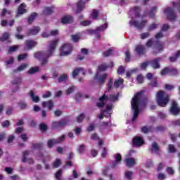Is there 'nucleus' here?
<instances>
[{
    "mask_svg": "<svg viewBox=\"0 0 180 180\" xmlns=\"http://www.w3.org/2000/svg\"><path fill=\"white\" fill-rule=\"evenodd\" d=\"M144 92H138L131 101V106L132 110H134V115L132 117V122H134L139 117L140 113V108H145L147 103V98L144 97Z\"/></svg>",
    "mask_w": 180,
    "mask_h": 180,
    "instance_id": "f257e3e1",
    "label": "nucleus"
},
{
    "mask_svg": "<svg viewBox=\"0 0 180 180\" xmlns=\"http://www.w3.org/2000/svg\"><path fill=\"white\" fill-rule=\"evenodd\" d=\"M57 44H58V39L51 41L49 42L46 52L40 51L34 53V58H37L41 62V65H46L49 63V58L52 57L53 54H54Z\"/></svg>",
    "mask_w": 180,
    "mask_h": 180,
    "instance_id": "f03ea898",
    "label": "nucleus"
},
{
    "mask_svg": "<svg viewBox=\"0 0 180 180\" xmlns=\"http://www.w3.org/2000/svg\"><path fill=\"white\" fill-rule=\"evenodd\" d=\"M140 7H134V8H131L129 11V15L131 18V20L129 21V26H134V27H136V29L141 30L143 29L146 25H147V21H141V22H139V21H134L133 16L135 18H139L140 16Z\"/></svg>",
    "mask_w": 180,
    "mask_h": 180,
    "instance_id": "7ed1b4c3",
    "label": "nucleus"
},
{
    "mask_svg": "<svg viewBox=\"0 0 180 180\" xmlns=\"http://www.w3.org/2000/svg\"><path fill=\"white\" fill-rule=\"evenodd\" d=\"M156 102L158 106L165 108L168 105V102H169V96L165 91H160L156 94Z\"/></svg>",
    "mask_w": 180,
    "mask_h": 180,
    "instance_id": "20e7f679",
    "label": "nucleus"
},
{
    "mask_svg": "<svg viewBox=\"0 0 180 180\" xmlns=\"http://www.w3.org/2000/svg\"><path fill=\"white\" fill-rule=\"evenodd\" d=\"M119 99V94L117 95H110L109 96L103 94L101 98H99V102L96 103L97 108H103L105 106V102L106 101H110V102H115Z\"/></svg>",
    "mask_w": 180,
    "mask_h": 180,
    "instance_id": "39448f33",
    "label": "nucleus"
},
{
    "mask_svg": "<svg viewBox=\"0 0 180 180\" xmlns=\"http://www.w3.org/2000/svg\"><path fill=\"white\" fill-rule=\"evenodd\" d=\"M151 46H154L155 49L158 50V53L164 50V42H161L160 40L149 39L146 43V46L151 47Z\"/></svg>",
    "mask_w": 180,
    "mask_h": 180,
    "instance_id": "423d86ee",
    "label": "nucleus"
},
{
    "mask_svg": "<svg viewBox=\"0 0 180 180\" xmlns=\"http://www.w3.org/2000/svg\"><path fill=\"white\" fill-rule=\"evenodd\" d=\"M68 123H70V120L68 117H65L58 122H52V129H55L56 130H63Z\"/></svg>",
    "mask_w": 180,
    "mask_h": 180,
    "instance_id": "0eeeda50",
    "label": "nucleus"
},
{
    "mask_svg": "<svg viewBox=\"0 0 180 180\" xmlns=\"http://www.w3.org/2000/svg\"><path fill=\"white\" fill-rule=\"evenodd\" d=\"M106 78H108V74L104 73L101 75L99 71H97L94 76V81H96L98 85H103L105 81H106Z\"/></svg>",
    "mask_w": 180,
    "mask_h": 180,
    "instance_id": "6e6552de",
    "label": "nucleus"
},
{
    "mask_svg": "<svg viewBox=\"0 0 180 180\" xmlns=\"http://www.w3.org/2000/svg\"><path fill=\"white\" fill-rule=\"evenodd\" d=\"M71 51H72V45L65 44L60 49V56H70Z\"/></svg>",
    "mask_w": 180,
    "mask_h": 180,
    "instance_id": "1a4fd4ad",
    "label": "nucleus"
},
{
    "mask_svg": "<svg viewBox=\"0 0 180 180\" xmlns=\"http://www.w3.org/2000/svg\"><path fill=\"white\" fill-rule=\"evenodd\" d=\"M112 107L113 105L112 104H107L105 110H101V115H98V119H103L105 113H107L105 117H110V111L112 110Z\"/></svg>",
    "mask_w": 180,
    "mask_h": 180,
    "instance_id": "9d476101",
    "label": "nucleus"
},
{
    "mask_svg": "<svg viewBox=\"0 0 180 180\" xmlns=\"http://www.w3.org/2000/svg\"><path fill=\"white\" fill-rule=\"evenodd\" d=\"M164 13L167 15V19L169 20L174 21L175 19H176V14H175L174 10L171 7H167L166 9H165Z\"/></svg>",
    "mask_w": 180,
    "mask_h": 180,
    "instance_id": "9b49d317",
    "label": "nucleus"
},
{
    "mask_svg": "<svg viewBox=\"0 0 180 180\" xmlns=\"http://www.w3.org/2000/svg\"><path fill=\"white\" fill-rule=\"evenodd\" d=\"M113 158H115V161H112L110 165L111 168H116L122 162V155L120 153H115L113 155Z\"/></svg>",
    "mask_w": 180,
    "mask_h": 180,
    "instance_id": "f8f14e48",
    "label": "nucleus"
},
{
    "mask_svg": "<svg viewBox=\"0 0 180 180\" xmlns=\"http://www.w3.org/2000/svg\"><path fill=\"white\" fill-rule=\"evenodd\" d=\"M64 140H65V135H62L57 139L49 140L48 143H47L48 147L49 148H51V147H53V146H54L55 144H60V143H63V141H64Z\"/></svg>",
    "mask_w": 180,
    "mask_h": 180,
    "instance_id": "ddd939ff",
    "label": "nucleus"
},
{
    "mask_svg": "<svg viewBox=\"0 0 180 180\" xmlns=\"http://www.w3.org/2000/svg\"><path fill=\"white\" fill-rule=\"evenodd\" d=\"M22 82V79L20 77H16L13 82V92H16L19 89V86H20V84Z\"/></svg>",
    "mask_w": 180,
    "mask_h": 180,
    "instance_id": "4468645a",
    "label": "nucleus"
},
{
    "mask_svg": "<svg viewBox=\"0 0 180 180\" xmlns=\"http://www.w3.org/2000/svg\"><path fill=\"white\" fill-rule=\"evenodd\" d=\"M162 60L161 58H156L153 60H149V65L150 67H153L154 70H157L160 68V61Z\"/></svg>",
    "mask_w": 180,
    "mask_h": 180,
    "instance_id": "2eb2a0df",
    "label": "nucleus"
},
{
    "mask_svg": "<svg viewBox=\"0 0 180 180\" xmlns=\"http://www.w3.org/2000/svg\"><path fill=\"white\" fill-rule=\"evenodd\" d=\"M179 107H178V103L175 101H172V107L170 108V112L172 115H176L179 113Z\"/></svg>",
    "mask_w": 180,
    "mask_h": 180,
    "instance_id": "dca6fc26",
    "label": "nucleus"
},
{
    "mask_svg": "<svg viewBox=\"0 0 180 180\" xmlns=\"http://www.w3.org/2000/svg\"><path fill=\"white\" fill-rule=\"evenodd\" d=\"M108 29V24L105 23L99 27H98L96 29V32H97V39L98 40H101V33H102V32H105V30H106Z\"/></svg>",
    "mask_w": 180,
    "mask_h": 180,
    "instance_id": "f3484780",
    "label": "nucleus"
},
{
    "mask_svg": "<svg viewBox=\"0 0 180 180\" xmlns=\"http://www.w3.org/2000/svg\"><path fill=\"white\" fill-rule=\"evenodd\" d=\"M30 154V150H25L22 153V161L23 162H29L30 164H34V160H33V159L32 158H29V159H26V158L27 157V155H29Z\"/></svg>",
    "mask_w": 180,
    "mask_h": 180,
    "instance_id": "a211bd4d",
    "label": "nucleus"
},
{
    "mask_svg": "<svg viewBox=\"0 0 180 180\" xmlns=\"http://www.w3.org/2000/svg\"><path fill=\"white\" fill-rule=\"evenodd\" d=\"M26 4L25 3H22L18 9L16 17L18 18V16H20V15H23L24 13H26L27 12V10L25 8Z\"/></svg>",
    "mask_w": 180,
    "mask_h": 180,
    "instance_id": "6ab92c4d",
    "label": "nucleus"
},
{
    "mask_svg": "<svg viewBox=\"0 0 180 180\" xmlns=\"http://www.w3.org/2000/svg\"><path fill=\"white\" fill-rule=\"evenodd\" d=\"M85 1H89V0H85ZM84 8H85V1L84 0H80L77 4L76 13H80L81 12H82Z\"/></svg>",
    "mask_w": 180,
    "mask_h": 180,
    "instance_id": "aec40b11",
    "label": "nucleus"
},
{
    "mask_svg": "<svg viewBox=\"0 0 180 180\" xmlns=\"http://www.w3.org/2000/svg\"><path fill=\"white\" fill-rule=\"evenodd\" d=\"M133 144L135 147H140L144 144V140L141 137L135 136L133 139Z\"/></svg>",
    "mask_w": 180,
    "mask_h": 180,
    "instance_id": "412c9836",
    "label": "nucleus"
},
{
    "mask_svg": "<svg viewBox=\"0 0 180 180\" xmlns=\"http://www.w3.org/2000/svg\"><path fill=\"white\" fill-rule=\"evenodd\" d=\"M72 22H74V18L71 15H65L61 19V22L63 25H67V24L72 23Z\"/></svg>",
    "mask_w": 180,
    "mask_h": 180,
    "instance_id": "4be33fe9",
    "label": "nucleus"
},
{
    "mask_svg": "<svg viewBox=\"0 0 180 180\" xmlns=\"http://www.w3.org/2000/svg\"><path fill=\"white\" fill-rule=\"evenodd\" d=\"M37 44V42L34 40H27L25 44L26 50H32Z\"/></svg>",
    "mask_w": 180,
    "mask_h": 180,
    "instance_id": "5701e85b",
    "label": "nucleus"
},
{
    "mask_svg": "<svg viewBox=\"0 0 180 180\" xmlns=\"http://www.w3.org/2000/svg\"><path fill=\"white\" fill-rule=\"evenodd\" d=\"M78 74H82V75H85V70L82 68H77L72 72V77L76 78L78 76Z\"/></svg>",
    "mask_w": 180,
    "mask_h": 180,
    "instance_id": "b1692460",
    "label": "nucleus"
},
{
    "mask_svg": "<svg viewBox=\"0 0 180 180\" xmlns=\"http://www.w3.org/2000/svg\"><path fill=\"white\" fill-rule=\"evenodd\" d=\"M40 32L39 27H33L32 29L28 30L27 35L28 36H34V34H37Z\"/></svg>",
    "mask_w": 180,
    "mask_h": 180,
    "instance_id": "393cba45",
    "label": "nucleus"
},
{
    "mask_svg": "<svg viewBox=\"0 0 180 180\" xmlns=\"http://www.w3.org/2000/svg\"><path fill=\"white\" fill-rule=\"evenodd\" d=\"M17 33H15V37L18 40H23V38L25 37L23 35L20 34L21 32L23 30V27L22 26L17 27L16 28Z\"/></svg>",
    "mask_w": 180,
    "mask_h": 180,
    "instance_id": "a878e982",
    "label": "nucleus"
},
{
    "mask_svg": "<svg viewBox=\"0 0 180 180\" xmlns=\"http://www.w3.org/2000/svg\"><path fill=\"white\" fill-rule=\"evenodd\" d=\"M42 106L43 108H48L49 110H51V109H53V106H54L53 100L42 102Z\"/></svg>",
    "mask_w": 180,
    "mask_h": 180,
    "instance_id": "bb28decb",
    "label": "nucleus"
},
{
    "mask_svg": "<svg viewBox=\"0 0 180 180\" xmlns=\"http://www.w3.org/2000/svg\"><path fill=\"white\" fill-rule=\"evenodd\" d=\"M125 164L127 167L131 168V167H134L136 165V160L133 158H127L125 160Z\"/></svg>",
    "mask_w": 180,
    "mask_h": 180,
    "instance_id": "cd10ccee",
    "label": "nucleus"
},
{
    "mask_svg": "<svg viewBox=\"0 0 180 180\" xmlns=\"http://www.w3.org/2000/svg\"><path fill=\"white\" fill-rule=\"evenodd\" d=\"M30 96L32 101L34 102V103H37L40 102V98L34 94V91H30Z\"/></svg>",
    "mask_w": 180,
    "mask_h": 180,
    "instance_id": "c85d7f7f",
    "label": "nucleus"
},
{
    "mask_svg": "<svg viewBox=\"0 0 180 180\" xmlns=\"http://www.w3.org/2000/svg\"><path fill=\"white\" fill-rule=\"evenodd\" d=\"M109 169H110L109 166L105 167L103 170V175H104L105 176H109L110 180H115V177H113V175L108 174Z\"/></svg>",
    "mask_w": 180,
    "mask_h": 180,
    "instance_id": "c756f323",
    "label": "nucleus"
},
{
    "mask_svg": "<svg viewBox=\"0 0 180 180\" xmlns=\"http://www.w3.org/2000/svg\"><path fill=\"white\" fill-rule=\"evenodd\" d=\"M84 98H89V96H86V95L84 96L81 93H77L75 95V99L76 102H80V101H82V99H84Z\"/></svg>",
    "mask_w": 180,
    "mask_h": 180,
    "instance_id": "7c9ffc66",
    "label": "nucleus"
},
{
    "mask_svg": "<svg viewBox=\"0 0 180 180\" xmlns=\"http://www.w3.org/2000/svg\"><path fill=\"white\" fill-rule=\"evenodd\" d=\"M38 158H39V160H41L42 162L45 164L46 169H50V165H49L48 164H46V159L44 158V155H43V153H39L38 154Z\"/></svg>",
    "mask_w": 180,
    "mask_h": 180,
    "instance_id": "2f4dec72",
    "label": "nucleus"
},
{
    "mask_svg": "<svg viewBox=\"0 0 180 180\" xmlns=\"http://www.w3.org/2000/svg\"><path fill=\"white\" fill-rule=\"evenodd\" d=\"M145 48L143 45H138L136 47V51L139 56L144 54Z\"/></svg>",
    "mask_w": 180,
    "mask_h": 180,
    "instance_id": "473e14b6",
    "label": "nucleus"
},
{
    "mask_svg": "<svg viewBox=\"0 0 180 180\" xmlns=\"http://www.w3.org/2000/svg\"><path fill=\"white\" fill-rule=\"evenodd\" d=\"M67 81H68V75L65 74L60 75L58 78V82H59V84H61V82H67Z\"/></svg>",
    "mask_w": 180,
    "mask_h": 180,
    "instance_id": "72a5a7b5",
    "label": "nucleus"
},
{
    "mask_svg": "<svg viewBox=\"0 0 180 180\" xmlns=\"http://www.w3.org/2000/svg\"><path fill=\"white\" fill-rule=\"evenodd\" d=\"M123 82H124V80L122 78H119L118 79L115 80L114 82L115 88H119L120 86H122V85H123Z\"/></svg>",
    "mask_w": 180,
    "mask_h": 180,
    "instance_id": "f704fd0d",
    "label": "nucleus"
},
{
    "mask_svg": "<svg viewBox=\"0 0 180 180\" xmlns=\"http://www.w3.org/2000/svg\"><path fill=\"white\" fill-rule=\"evenodd\" d=\"M180 57V51H178L176 53H174V56H172L169 58L170 63H175L178 58Z\"/></svg>",
    "mask_w": 180,
    "mask_h": 180,
    "instance_id": "c9c22d12",
    "label": "nucleus"
},
{
    "mask_svg": "<svg viewBox=\"0 0 180 180\" xmlns=\"http://www.w3.org/2000/svg\"><path fill=\"white\" fill-rule=\"evenodd\" d=\"M150 151H152V153H156L160 151V146H158V144L157 143V142H153L152 143V148L150 149Z\"/></svg>",
    "mask_w": 180,
    "mask_h": 180,
    "instance_id": "e433bc0d",
    "label": "nucleus"
},
{
    "mask_svg": "<svg viewBox=\"0 0 180 180\" xmlns=\"http://www.w3.org/2000/svg\"><path fill=\"white\" fill-rule=\"evenodd\" d=\"M43 13L46 16L51 15V13H53V7H46L43 11Z\"/></svg>",
    "mask_w": 180,
    "mask_h": 180,
    "instance_id": "4c0bfd02",
    "label": "nucleus"
},
{
    "mask_svg": "<svg viewBox=\"0 0 180 180\" xmlns=\"http://www.w3.org/2000/svg\"><path fill=\"white\" fill-rule=\"evenodd\" d=\"M37 17V13H32L28 18V20H27L28 23H33V22L34 21Z\"/></svg>",
    "mask_w": 180,
    "mask_h": 180,
    "instance_id": "58836bf2",
    "label": "nucleus"
},
{
    "mask_svg": "<svg viewBox=\"0 0 180 180\" xmlns=\"http://www.w3.org/2000/svg\"><path fill=\"white\" fill-rule=\"evenodd\" d=\"M39 68L35 67V68H31L28 71L27 74L32 75L33 74H36V72H39Z\"/></svg>",
    "mask_w": 180,
    "mask_h": 180,
    "instance_id": "ea45409f",
    "label": "nucleus"
},
{
    "mask_svg": "<svg viewBox=\"0 0 180 180\" xmlns=\"http://www.w3.org/2000/svg\"><path fill=\"white\" fill-rule=\"evenodd\" d=\"M142 133H150V131H153V127H143L141 128Z\"/></svg>",
    "mask_w": 180,
    "mask_h": 180,
    "instance_id": "a19ab883",
    "label": "nucleus"
},
{
    "mask_svg": "<svg viewBox=\"0 0 180 180\" xmlns=\"http://www.w3.org/2000/svg\"><path fill=\"white\" fill-rule=\"evenodd\" d=\"M169 74H170V75L176 76L178 75V70L174 68H169Z\"/></svg>",
    "mask_w": 180,
    "mask_h": 180,
    "instance_id": "79ce46f5",
    "label": "nucleus"
},
{
    "mask_svg": "<svg viewBox=\"0 0 180 180\" xmlns=\"http://www.w3.org/2000/svg\"><path fill=\"white\" fill-rule=\"evenodd\" d=\"M9 39V33L4 32L3 35L0 37V41H6Z\"/></svg>",
    "mask_w": 180,
    "mask_h": 180,
    "instance_id": "37998d69",
    "label": "nucleus"
},
{
    "mask_svg": "<svg viewBox=\"0 0 180 180\" xmlns=\"http://www.w3.org/2000/svg\"><path fill=\"white\" fill-rule=\"evenodd\" d=\"M98 16H99V11L94 9L91 13L92 19L96 20L98 19Z\"/></svg>",
    "mask_w": 180,
    "mask_h": 180,
    "instance_id": "c03bdc74",
    "label": "nucleus"
},
{
    "mask_svg": "<svg viewBox=\"0 0 180 180\" xmlns=\"http://www.w3.org/2000/svg\"><path fill=\"white\" fill-rule=\"evenodd\" d=\"M131 176H133V172H130V171L125 172L124 178H126V179L130 180L131 179Z\"/></svg>",
    "mask_w": 180,
    "mask_h": 180,
    "instance_id": "a18cd8bd",
    "label": "nucleus"
},
{
    "mask_svg": "<svg viewBox=\"0 0 180 180\" xmlns=\"http://www.w3.org/2000/svg\"><path fill=\"white\" fill-rule=\"evenodd\" d=\"M158 27V24L153 23L150 25H149L148 30V32H153V30H155Z\"/></svg>",
    "mask_w": 180,
    "mask_h": 180,
    "instance_id": "49530a36",
    "label": "nucleus"
},
{
    "mask_svg": "<svg viewBox=\"0 0 180 180\" xmlns=\"http://www.w3.org/2000/svg\"><path fill=\"white\" fill-rule=\"evenodd\" d=\"M48 129H49V127H47V125H46V124H44V123L40 124L39 129L41 130V131H42V132L47 131Z\"/></svg>",
    "mask_w": 180,
    "mask_h": 180,
    "instance_id": "de8ad7c7",
    "label": "nucleus"
},
{
    "mask_svg": "<svg viewBox=\"0 0 180 180\" xmlns=\"http://www.w3.org/2000/svg\"><path fill=\"white\" fill-rule=\"evenodd\" d=\"M27 67V65H26V63H22L17 68V70H14V72H16L17 71H23V70H25Z\"/></svg>",
    "mask_w": 180,
    "mask_h": 180,
    "instance_id": "09e8293b",
    "label": "nucleus"
},
{
    "mask_svg": "<svg viewBox=\"0 0 180 180\" xmlns=\"http://www.w3.org/2000/svg\"><path fill=\"white\" fill-rule=\"evenodd\" d=\"M124 71H125L124 68L122 65H120L118 68L117 72L118 75H123V74H124Z\"/></svg>",
    "mask_w": 180,
    "mask_h": 180,
    "instance_id": "8fccbe9b",
    "label": "nucleus"
},
{
    "mask_svg": "<svg viewBox=\"0 0 180 180\" xmlns=\"http://www.w3.org/2000/svg\"><path fill=\"white\" fill-rule=\"evenodd\" d=\"M155 11H157V7L154 6L151 8V10L148 12L149 18H154V12H155Z\"/></svg>",
    "mask_w": 180,
    "mask_h": 180,
    "instance_id": "3c124183",
    "label": "nucleus"
},
{
    "mask_svg": "<svg viewBox=\"0 0 180 180\" xmlns=\"http://www.w3.org/2000/svg\"><path fill=\"white\" fill-rule=\"evenodd\" d=\"M61 165V160L60 159H56L53 163V168H58Z\"/></svg>",
    "mask_w": 180,
    "mask_h": 180,
    "instance_id": "603ef678",
    "label": "nucleus"
},
{
    "mask_svg": "<svg viewBox=\"0 0 180 180\" xmlns=\"http://www.w3.org/2000/svg\"><path fill=\"white\" fill-rule=\"evenodd\" d=\"M169 153L172 154L176 152V148H175V146L172 144H169L168 147Z\"/></svg>",
    "mask_w": 180,
    "mask_h": 180,
    "instance_id": "864d4df0",
    "label": "nucleus"
},
{
    "mask_svg": "<svg viewBox=\"0 0 180 180\" xmlns=\"http://www.w3.org/2000/svg\"><path fill=\"white\" fill-rule=\"evenodd\" d=\"M164 88H165V89H166V91H172V89H174L175 86H174L172 84H165Z\"/></svg>",
    "mask_w": 180,
    "mask_h": 180,
    "instance_id": "5fc2aeb1",
    "label": "nucleus"
},
{
    "mask_svg": "<svg viewBox=\"0 0 180 180\" xmlns=\"http://www.w3.org/2000/svg\"><path fill=\"white\" fill-rule=\"evenodd\" d=\"M61 175H63V170L62 169H59L56 172L55 176H56L57 180H63V179H61Z\"/></svg>",
    "mask_w": 180,
    "mask_h": 180,
    "instance_id": "6e6d98bb",
    "label": "nucleus"
},
{
    "mask_svg": "<svg viewBox=\"0 0 180 180\" xmlns=\"http://www.w3.org/2000/svg\"><path fill=\"white\" fill-rule=\"evenodd\" d=\"M113 53V49H110L107 51L103 52L104 57H109V56H112Z\"/></svg>",
    "mask_w": 180,
    "mask_h": 180,
    "instance_id": "4d7b16f0",
    "label": "nucleus"
},
{
    "mask_svg": "<svg viewBox=\"0 0 180 180\" xmlns=\"http://www.w3.org/2000/svg\"><path fill=\"white\" fill-rule=\"evenodd\" d=\"M136 81L138 84H143L144 82V77L141 75H139L136 77Z\"/></svg>",
    "mask_w": 180,
    "mask_h": 180,
    "instance_id": "13d9d810",
    "label": "nucleus"
},
{
    "mask_svg": "<svg viewBox=\"0 0 180 180\" xmlns=\"http://www.w3.org/2000/svg\"><path fill=\"white\" fill-rule=\"evenodd\" d=\"M18 106L20 109H26L27 108V104L25 102L20 101L18 103Z\"/></svg>",
    "mask_w": 180,
    "mask_h": 180,
    "instance_id": "bf43d9fd",
    "label": "nucleus"
},
{
    "mask_svg": "<svg viewBox=\"0 0 180 180\" xmlns=\"http://www.w3.org/2000/svg\"><path fill=\"white\" fill-rule=\"evenodd\" d=\"M150 65V61L143 62L141 65V70H146Z\"/></svg>",
    "mask_w": 180,
    "mask_h": 180,
    "instance_id": "052dcab7",
    "label": "nucleus"
},
{
    "mask_svg": "<svg viewBox=\"0 0 180 180\" xmlns=\"http://www.w3.org/2000/svg\"><path fill=\"white\" fill-rule=\"evenodd\" d=\"M85 118V115L84 113H82L77 117V123H81L84 119Z\"/></svg>",
    "mask_w": 180,
    "mask_h": 180,
    "instance_id": "680f3d73",
    "label": "nucleus"
},
{
    "mask_svg": "<svg viewBox=\"0 0 180 180\" xmlns=\"http://www.w3.org/2000/svg\"><path fill=\"white\" fill-rule=\"evenodd\" d=\"M155 131H165V130H167V127H164V126H158L155 129Z\"/></svg>",
    "mask_w": 180,
    "mask_h": 180,
    "instance_id": "e2e57ef3",
    "label": "nucleus"
},
{
    "mask_svg": "<svg viewBox=\"0 0 180 180\" xmlns=\"http://www.w3.org/2000/svg\"><path fill=\"white\" fill-rule=\"evenodd\" d=\"M18 49H19V46H10L8 49V53H13V52L16 51V50H18Z\"/></svg>",
    "mask_w": 180,
    "mask_h": 180,
    "instance_id": "0e129e2a",
    "label": "nucleus"
},
{
    "mask_svg": "<svg viewBox=\"0 0 180 180\" xmlns=\"http://www.w3.org/2000/svg\"><path fill=\"white\" fill-rule=\"evenodd\" d=\"M107 68L108 66H106V65H101L98 66L97 71H98V72H101V71H106Z\"/></svg>",
    "mask_w": 180,
    "mask_h": 180,
    "instance_id": "69168bd1",
    "label": "nucleus"
},
{
    "mask_svg": "<svg viewBox=\"0 0 180 180\" xmlns=\"http://www.w3.org/2000/svg\"><path fill=\"white\" fill-rule=\"evenodd\" d=\"M27 53H22L18 56V61H22V60H25L27 58Z\"/></svg>",
    "mask_w": 180,
    "mask_h": 180,
    "instance_id": "338daca9",
    "label": "nucleus"
},
{
    "mask_svg": "<svg viewBox=\"0 0 180 180\" xmlns=\"http://www.w3.org/2000/svg\"><path fill=\"white\" fill-rule=\"evenodd\" d=\"M148 37H150V32H143L141 34V39H148Z\"/></svg>",
    "mask_w": 180,
    "mask_h": 180,
    "instance_id": "774afa93",
    "label": "nucleus"
}]
</instances>
